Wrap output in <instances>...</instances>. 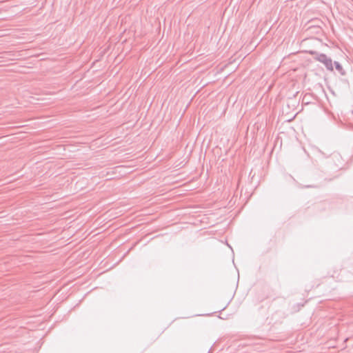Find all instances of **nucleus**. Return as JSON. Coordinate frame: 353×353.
<instances>
[{"mask_svg": "<svg viewBox=\"0 0 353 353\" xmlns=\"http://www.w3.org/2000/svg\"><path fill=\"white\" fill-rule=\"evenodd\" d=\"M312 54H316L315 59L324 64L325 68L329 70H333L332 61L330 58L327 57L325 54H317L315 52H311Z\"/></svg>", "mask_w": 353, "mask_h": 353, "instance_id": "1", "label": "nucleus"}, {"mask_svg": "<svg viewBox=\"0 0 353 353\" xmlns=\"http://www.w3.org/2000/svg\"><path fill=\"white\" fill-rule=\"evenodd\" d=\"M335 68L339 72H341L343 70L342 65L337 61L334 62Z\"/></svg>", "mask_w": 353, "mask_h": 353, "instance_id": "2", "label": "nucleus"}]
</instances>
